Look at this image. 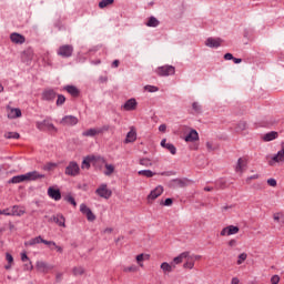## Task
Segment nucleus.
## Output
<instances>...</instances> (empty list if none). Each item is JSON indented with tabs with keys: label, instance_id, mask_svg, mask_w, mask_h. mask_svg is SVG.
Returning <instances> with one entry per match:
<instances>
[{
	"label": "nucleus",
	"instance_id": "obj_13",
	"mask_svg": "<svg viewBox=\"0 0 284 284\" xmlns=\"http://www.w3.org/2000/svg\"><path fill=\"white\" fill-rule=\"evenodd\" d=\"M136 105H139V102H136V99L131 98L129 99L123 105V110H125L126 112H132L134 110H136Z\"/></svg>",
	"mask_w": 284,
	"mask_h": 284
},
{
	"label": "nucleus",
	"instance_id": "obj_42",
	"mask_svg": "<svg viewBox=\"0 0 284 284\" xmlns=\"http://www.w3.org/2000/svg\"><path fill=\"white\" fill-rule=\"evenodd\" d=\"M245 261H247L246 253H242L237 256V265H243V263H245Z\"/></svg>",
	"mask_w": 284,
	"mask_h": 284
},
{
	"label": "nucleus",
	"instance_id": "obj_52",
	"mask_svg": "<svg viewBox=\"0 0 284 284\" xmlns=\"http://www.w3.org/2000/svg\"><path fill=\"white\" fill-rule=\"evenodd\" d=\"M271 283H272V284H278V283H281V277H280L278 275H273V276L271 277Z\"/></svg>",
	"mask_w": 284,
	"mask_h": 284
},
{
	"label": "nucleus",
	"instance_id": "obj_64",
	"mask_svg": "<svg viewBox=\"0 0 284 284\" xmlns=\"http://www.w3.org/2000/svg\"><path fill=\"white\" fill-rule=\"evenodd\" d=\"M239 283H240L239 277H233V278L231 280V284H239Z\"/></svg>",
	"mask_w": 284,
	"mask_h": 284
},
{
	"label": "nucleus",
	"instance_id": "obj_45",
	"mask_svg": "<svg viewBox=\"0 0 284 284\" xmlns=\"http://www.w3.org/2000/svg\"><path fill=\"white\" fill-rule=\"evenodd\" d=\"M165 150H169V152H171V154H176V146H174V144L172 143H168L166 148H164Z\"/></svg>",
	"mask_w": 284,
	"mask_h": 284
},
{
	"label": "nucleus",
	"instance_id": "obj_24",
	"mask_svg": "<svg viewBox=\"0 0 284 284\" xmlns=\"http://www.w3.org/2000/svg\"><path fill=\"white\" fill-rule=\"evenodd\" d=\"M10 212H11V216H23V214H26V210H23V207L19 205H13L10 209Z\"/></svg>",
	"mask_w": 284,
	"mask_h": 284
},
{
	"label": "nucleus",
	"instance_id": "obj_33",
	"mask_svg": "<svg viewBox=\"0 0 284 284\" xmlns=\"http://www.w3.org/2000/svg\"><path fill=\"white\" fill-rule=\"evenodd\" d=\"M98 134L99 130L97 128H92L82 132V136H97Z\"/></svg>",
	"mask_w": 284,
	"mask_h": 284
},
{
	"label": "nucleus",
	"instance_id": "obj_50",
	"mask_svg": "<svg viewBox=\"0 0 284 284\" xmlns=\"http://www.w3.org/2000/svg\"><path fill=\"white\" fill-rule=\"evenodd\" d=\"M97 129H98V134H103V132H108V130H110V125L105 124Z\"/></svg>",
	"mask_w": 284,
	"mask_h": 284
},
{
	"label": "nucleus",
	"instance_id": "obj_34",
	"mask_svg": "<svg viewBox=\"0 0 284 284\" xmlns=\"http://www.w3.org/2000/svg\"><path fill=\"white\" fill-rule=\"evenodd\" d=\"M92 156H87L83 159L81 168L82 170H90V163H92Z\"/></svg>",
	"mask_w": 284,
	"mask_h": 284
},
{
	"label": "nucleus",
	"instance_id": "obj_48",
	"mask_svg": "<svg viewBox=\"0 0 284 284\" xmlns=\"http://www.w3.org/2000/svg\"><path fill=\"white\" fill-rule=\"evenodd\" d=\"M245 128H247V123L245 122H239L237 126H236V131L237 132H243V130H245Z\"/></svg>",
	"mask_w": 284,
	"mask_h": 284
},
{
	"label": "nucleus",
	"instance_id": "obj_4",
	"mask_svg": "<svg viewBox=\"0 0 284 284\" xmlns=\"http://www.w3.org/2000/svg\"><path fill=\"white\" fill-rule=\"evenodd\" d=\"M95 194L100 196V199H110L112 196V190L108 187L106 183H102L95 190Z\"/></svg>",
	"mask_w": 284,
	"mask_h": 284
},
{
	"label": "nucleus",
	"instance_id": "obj_28",
	"mask_svg": "<svg viewBox=\"0 0 284 284\" xmlns=\"http://www.w3.org/2000/svg\"><path fill=\"white\" fill-rule=\"evenodd\" d=\"M186 262L183 264L184 270H194V256L185 257Z\"/></svg>",
	"mask_w": 284,
	"mask_h": 284
},
{
	"label": "nucleus",
	"instance_id": "obj_2",
	"mask_svg": "<svg viewBox=\"0 0 284 284\" xmlns=\"http://www.w3.org/2000/svg\"><path fill=\"white\" fill-rule=\"evenodd\" d=\"M155 72L156 74H159V77H172L176 74V68H174V65L166 64V65L159 67L155 70Z\"/></svg>",
	"mask_w": 284,
	"mask_h": 284
},
{
	"label": "nucleus",
	"instance_id": "obj_9",
	"mask_svg": "<svg viewBox=\"0 0 284 284\" xmlns=\"http://www.w3.org/2000/svg\"><path fill=\"white\" fill-rule=\"evenodd\" d=\"M80 212H82V214H85L87 220L90 221L91 223L93 221H97V215H94V213H92V210L90 207H88V205L81 204Z\"/></svg>",
	"mask_w": 284,
	"mask_h": 284
},
{
	"label": "nucleus",
	"instance_id": "obj_16",
	"mask_svg": "<svg viewBox=\"0 0 284 284\" xmlns=\"http://www.w3.org/2000/svg\"><path fill=\"white\" fill-rule=\"evenodd\" d=\"M10 40L12 43H16L18 45H23V43H26V37L17 32L10 34Z\"/></svg>",
	"mask_w": 284,
	"mask_h": 284
},
{
	"label": "nucleus",
	"instance_id": "obj_57",
	"mask_svg": "<svg viewBox=\"0 0 284 284\" xmlns=\"http://www.w3.org/2000/svg\"><path fill=\"white\" fill-rule=\"evenodd\" d=\"M6 260H7V262H8L9 264L14 263V257H12V254H10V253H7V254H6Z\"/></svg>",
	"mask_w": 284,
	"mask_h": 284
},
{
	"label": "nucleus",
	"instance_id": "obj_41",
	"mask_svg": "<svg viewBox=\"0 0 284 284\" xmlns=\"http://www.w3.org/2000/svg\"><path fill=\"white\" fill-rule=\"evenodd\" d=\"M74 276H82V274H85V270L82 266H78L73 268Z\"/></svg>",
	"mask_w": 284,
	"mask_h": 284
},
{
	"label": "nucleus",
	"instance_id": "obj_30",
	"mask_svg": "<svg viewBox=\"0 0 284 284\" xmlns=\"http://www.w3.org/2000/svg\"><path fill=\"white\" fill-rule=\"evenodd\" d=\"M64 90H67L71 97H79V89L74 85H67L64 87Z\"/></svg>",
	"mask_w": 284,
	"mask_h": 284
},
{
	"label": "nucleus",
	"instance_id": "obj_6",
	"mask_svg": "<svg viewBox=\"0 0 284 284\" xmlns=\"http://www.w3.org/2000/svg\"><path fill=\"white\" fill-rule=\"evenodd\" d=\"M79 123V118L74 115H65L60 120V125H64L65 128H74Z\"/></svg>",
	"mask_w": 284,
	"mask_h": 284
},
{
	"label": "nucleus",
	"instance_id": "obj_51",
	"mask_svg": "<svg viewBox=\"0 0 284 284\" xmlns=\"http://www.w3.org/2000/svg\"><path fill=\"white\" fill-rule=\"evenodd\" d=\"M50 250H57V252H59L60 254L63 252V247L57 245V243L54 242V245H49Z\"/></svg>",
	"mask_w": 284,
	"mask_h": 284
},
{
	"label": "nucleus",
	"instance_id": "obj_54",
	"mask_svg": "<svg viewBox=\"0 0 284 284\" xmlns=\"http://www.w3.org/2000/svg\"><path fill=\"white\" fill-rule=\"evenodd\" d=\"M24 270L27 272H32V270H34V265H32V262L24 264Z\"/></svg>",
	"mask_w": 284,
	"mask_h": 284
},
{
	"label": "nucleus",
	"instance_id": "obj_55",
	"mask_svg": "<svg viewBox=\"0 0 284 284\" xmlns=\"http://www.w3.org/2000/svg\"><path fill=\"white\" fill-rule=\"evenodd\" d=\"M206 148L210 152H214V150H216V145L212 142H206Z\"/></svg>",
	"mask_w": 284,
	"mask_h": 284
},
{
	"label": "nucleus",
	"instance_id": "obj_32",
	"mask_svg": "<svg viewBox=\"0 0 284 284\" xmlns=\"http://www.w3.org/2000/svg\"><path fill=\"white\" fill-rule=\"evenodd\" d=\"M21 116V109H11L8 113V119H19Z\"/></svg>",
	"mask_w": 284,
	"mask_h": 284
},
{
	"label": "nucleus",
	"instance_id": "obj_53",
	"mask_svg": "<svg viewBox=\"0 0 284 284\" xmlns=\"http://www.w3.org/2000/svg\"><path fill=\"white\" fill-rule=\"evenodd\" d=\"M267 185H270L271 187H276V185H277L276 179H274V178L268 179Z\"/></svg>",
	"mask_w": 284,
	"mask_h": 284
},
{
	"label": "nucleus",
	"instance_id": "obj_26",
	"mask_svg": "<svg viewBox=\"0 0 284 284\" xmlns=\"http://www.w3.org/2000/svg\"><path fill=\"white\" fill-rule=\"evenodd\" d=\"M263 141L265 142H270V141H274L275 139H278V132L276 131H271L268 133H265L263 136H262Z\"/></svg>",
	"mask_w": 284,
	"mask_h": 284
},
{
	"label": "nucleus",
	"instance_id": "obj_62",
	"mask_svg": "<svg viewBox=\"0 0 284 284\" xmlns=\"http://www.w3.org/2000/svg\"><path fill=\"white\" fill-rule=\"evenodd\" d=\"M255 179H258V174H254V175H252V176H248V178L246 179V183H250V181L255 180Z\"/></svg>",
	"mask_w": 284,
	"mask_h": 284
},
{
	"label": "nucleus",
	"instance_id": "obj_10",
	"mask_svg": "<svg viewBox=\"0 0 284 284\" xmlns=\"http://www.w3.org/2000/svg\"><path fill=\"white\" fill-rule=\"evenodd\" d=\"M222 43H223V39L213 38V37L207 38L206 41H205L206 48H213V49L221 48Z\"/></svg>",
	"mask_w": 284,
	"mask_h": 284
},
{
	"label": "nucleus",
	"instance_id": "obj_5",
	"mask_svg": "<svg viewBox=\"0 0 284 284\" xmlns=\"http://www.w3.org/2000/svg\"><path fill=\"white\" fill-rule=\"evenodd\" d=\"M73 52H74V47H72L71 44H64L58 49L57 54L59 57H62L63 59H70Z\"/></svg>",
	"mask_w": 284,
	"mask_h": 284
},
{
	"label": "nucleus",
	"instance_id": "obj_25",
	"mask_svg": "<svg viewBox=\"0 0 284 284\" xmlns=\"http://www.w3.org/2000/svg\"><path fill=\"white\" fill-rule=\"evenodd\" d=\"M33 57H34V52L32 51V49H27L22 53V61L24 63H30V61H32Z\"/></svg>",
	"mask_w": 284,
	"mask_h": 284
},
{
	"label": "nucleus",
	"instance_id": "obj_20",
	"mask_svg": "<svg viewBox=\"0 0 284 284\" xmlns=\"http://www.w3.org/2000/svg\"><path fill=\"white\" fill-rule=\"evenodd\" d=\"M185 258H190V252H183L180 255H178L176 257L173 258V262L171 264L173 265H181V263H183V261H185Z\"/></svg>",
	"mask_w": 284,
	"mask_h": 284
},
{
	"label": "nucleus",
	"instance_id": "obj_12",
	"mask_svg": "<svg viewBox=\"0 0 284 284\" xmlns=\"http://www.w3.org/2000/svg\"><path fill=\"white\" fill-rule=\"evenodd\" d=\"M163 194V186L158 185L154 190H152L150 192V194L148 195V201L150 203V201H156V199H159V196H161Z\"/></svg>",
	"mask_w": 284,
	"mask_h": 284
},
{
	"label": "nucleus",
	"instance_id": "obj_61",
	"mask_svg": "<svg viewBox=\"0 0 284 284\" xmlns=\"http://www.w3.org/2000/svg\"><path fill=\"white\" fill-rule=\"evenodd\" d=\"M224 59H225V61H233L234 55H232V53H226V54H224Z\"/></svg>",
	"mask_w": 284,
	"mask_h": 284
},
{
	"label": "nucleus",
	"instance_id": "obj_8",
	"mask_svg": "<svg viewBox=\"0 0 284 284\" xmlns=\"http://www.w3.org/2000/svg\"><path fill=\"white\" fill-rule=\"evenodd\" d=\"M274 163H284V142L282 143V149L272 156L268 165H274Z\"/></svg>",
	"mask_w": 284,
	"mask_h": 284
},
{
	"label": "nucleus",
	"instance_id": "obj_11",
	"mask_svg": "<svg viewBox=\"0 0 284 284\" xmlns=\"http://www.w3.org/2000/svg\"><path fill=\"white\" fill-rule=\"evenodd\" d=\"M239 230H240L239 226L229 225L221 231L220 235L221 236H232L234 234H239Z\"/></svg>",
	"mask_w": 284,
	"mask_h": 284
},
{
	"label": "nucleus",
	"instance_id": "obj_15",
	"mask_svg": "<svg viewBox=\"0 0 284 284\" xmlns=\"http://www.w3.org/2000/svg\"><path fill=\"white\" fill-rule=\"evenodd\" d=\"M36 270H38V272H41L42 274H48V271L52 270V265H50L43 261H38L36 263Z\"/></svg>",
	"mask_w": 284,
	"mask_h": 284
},
{
	"label": "nucleus",
	"instance_id": "obj_47",
	"mask_svg": "<svg viewBox=\"0 0 284 284\" xmlns=\"http://www.w3.org/2000/svg\"><path fill=\"white\" fill-rule=\"evenodd\" d=\"M55 103L57 105H63L65 103V95L59 94Z\"/></svg>",
	"mask_w": 284,
	"mask_h": 284
},
{
	"label": "nucleus",
	"instance_id": "obj_19",
	"mask_svg": "<svg viewBox=\"0 0 284 284\" xmlns=\"http://www.w3.org/2000/svg\"><path fill=\"white\" fill-rule=\"evenodd\" d=\"M44 176L37 171H32L24 174V181H37V179H44Z\"/></svg>",
	"mask_w": 284,
	"mask_h": 284
},
{
	"label": "nucleus",
	"instance_id": "obj_14",
	"mask_svg": "<svg viewBox=\"0 0 284 284\" xmlns=\"http://www.w3.org/2000/svg\"><path fill=\"white\" fill-rule=\"evenodd\" d=\"M57 99V91L54 89H47L42 92V101H54Z\"/></svg>",
	"mask_w": 284,
	"mask_h": 284
},
{
	"label": "nucleus",
	"instance_id": "obj_1",
	"mask_svg": "<svg viewBox=\"0 0 284 284\" xmlns=\"http://www.w3.org/2000/svg\"><path fill=\"white\" fill-rule=\"evenodd\" d=\"M51 121H52L51 118H47L43 121H38V122H36V128L38 130H40V132H43V130H45V128L49 132H58L57 126H54V124H52Z\"/></svg>",
	"mask_w": 284,
	"mask_h": 284
},
{
	"label": "nucleus",
	"instance_id": "obj_21",
	"mask_svg": "<svg viewBox=\"0 0 284 284\" xmlns=\"http://www.w3.org/2000/svg\"><path fill=\"white\" fill-rule=\"evenodd\" d=\"M184 140L186 143H194V141H199V132H196V130H191Z\"/></svg>",
	"mask_w": 284,
	"mask_h": 284
},
{
	"label": "nucleus",
	"instance_id": "obj_49",
	"mask_svg": "<svg viewBox=\"0 0 284 284\" xmlns=\"http://www.w3.org/2000/svg\"><path fill=\"white\" fill-rule=\"evenodd\" d=\"M144 90L146 92H159V88L158 87H154V85H145L144 87Z\"/></svg>",
	"mask_w": 284,
	"mask_h": 284
},
{
	"label": "nucleus",
	"instance_id": "obj_7",
	"mask_svg": "<svg viewBox=\"0 0 284 284\" xmlns=\"http://www.w3.org/2000/svg\"><path fill=\"white\" fill-rule=\"evenodd\" d=\"M39 243H43L44 245H54V241H47L41 235L33 237L24 243V245L28 247H32V245H39Z\"/></svg>",
	"mask_w": 284,
	"mask_h": 284
},
{
	"label": "nucleus",
	"instance_id": "obj_46",
	"mask_svg": "<svg viewBox=\"0 0 284 284\" xmlns=\"http://www.w3.org/2000/svg\"><path fill=\"white\" fill-rule=\"evenodd\" d=\"M64 200L67 201V203L73 205V207H77V200H74L72 195H67Z\"/></svg>",
	"mask_w": 284,
	"mask_h": 284
},
{
	"label": "nucleus",
	"instance_id": "obj_38",
	"mask_svg": "<svg viewBox=\"0 0 284 284\" xmlns=\"http://www.w3.org/2000/svg\"><path fill=\"white\" fill-rule=\"evenodd\" d=\"M114 3V0H101L99 2L100 10H103L104 8H108V6H112Z\"/></svg>",
	"mask_w": 284,
	"mask_h": 284
},
{
	"label": "nucleus",
	"instance_id": "obj_35",
	"mask_svg": "<svg viewBox=\"0 0 284 284\" xmlns=\"http://www.w3.org/2000/svg\"><path fill=\"white\" fill-rule=\"evenodd\" d=\"M23 181H26V176L24 174H21V175H16L11 178L9 183H23Z\"/></svg>",
	"mask_w": 284,
	"mask_h": 284
},
{
	"label": "nucleus",
	"instance_id": "obj_31",
	"mask_svg": "<svg viewBox=\"0 0 284 284\" xmlns=\"http://www.w3.org/2000/svg\"><path fill=\"white\" fill-rule=\"evenodd\" d=\"M139 176H145L146 179H152V176H156V173L151 170H141L138 172Z\"/></svg>",
	"mask_w": 284,
	"mask_h": 284
},
{
	"label": "nucleus",
	"instance_id": "obj_3",
	"mask_svg": "<svg viewBox=\"0 0 284 284\" xmlns=\"http://www.w3.org/2000/svg\"><path fill=\"white\" fill-rule=\"evenodd\" d=\"M80 173L81 168L79 166V163L74 161L69 162L64 170V174H67V176H79Z\"/></svg>",
	"mask_w": 284,
	"mask_h": 284
},
{
	"label": "nucleus",
	"instance_id": "obj_23",
	"mask_svg": "<svg viewBox=\"0 0 284 284\" xmlns=\"http://www.w3.org/2000/svg\"><path fill=\"white\" fill-rule=\"evenodd\" d=\"M146 28H159L161 26V21L156 19V17L151 16L149 17L148 21L145 22Z\"/></svg>",
	"mask_w": 284,
	"mask_h": 284
},
{
	"label": "nucleus",
	"instance_id": "obj_22",
	"mask_svg": "<svg viewBox=\"0 0 284 284\" xmlns=\"http://www.w3.org/2000/svg\"><path fill=\"white\" fill-rule=\"evenodd\" d=\"M174 267H176L175 265H173L172 263H168V262H163L160 265V270H162L163 274H170L172 272H174Z\"/></svg>",
	"mask_w": 284,
	"mask_h": 284
},
{
	"label": "nucleus",
	"instance_id": "obj_18",
	"mask_svg": "<svg viewBox=\"0 0 284 284\" xmlns=\"http://www.w3.org/2000/svg\"><path fill=\"white\" fill-rule=\"evenodd\" d=\"M247 168V160L246 159H243V158H240L237 160V164L235 166V172H240V174H243L245 172Z\"/></svg>",
	"mask_w": 284,
	"mask_h": 284
},
{
	"label": "nucleus",
	"instance_id": "obj_58",
	"mask_svg": "<svg viewBox=\"0 0 284 284\" xmlns=\"http://www.w3.org/2000/svg\"><path fill=\"white\" fill-rule=\"evenodd\" d=\"M124 272H136V266L135 265L126 266V267H124Z\"/></svg>",
	"mask_w": 284,
	"mask_h": 284
},
{
	"label": "nucleus",
	"instance_id": "obj_56",
	"mask_svg": "<svg viewBox=\"0 0 284 284\" xmlns=\"http://www.w3.org/2000/svg\"><path fill=\"white\" fill-rule=\"evenodd\" d=\"M0 215L11 216L10 209L0 210Z\"/></svg>",
	"mask_w": 284,
	"mask_h": 284
},
{
	"label": "nucleus",
	"instance_id": "obj_27",
	"mask_svg": "<svg viewBox=\"0 0 284 284\" xmlns=\"http://www.w3.org/2000/svg\"><path fill=\"white\" fill-rule=\"evenodd\" d=\"M134 141H136V131L130 129V131L126 133L124 143H134Z\"/></svg>",
	"mask_w": 284,
	"mask_h": 284
},
{
	"label": "nucleus",
	"instance_id": "obj_60",
	"mask_svg": "<svg viewBox=\"0 0 284 284\" xmlns=\"http://www.w3.org/2000/svg\"><path fill=\"white\" fill-rule=\"evenodd\" d=\"M21 261L22 263H26V261H30V257H28L27 253H21Z\"/></svg>",
	"mask_w": 284,
	"mask_h": 284
},
{
	"label": "nucleus",
	"instance_id": "obj_17",
	"mask_svg": "<svg viewBox=\"0 0 284 284\" xmlns=\"http://www.w3.org/2000/svg\"><path fill=\"white\" fill-rule=\"evenodd\" d=\"M48 196H50V199H53V201H61V191L59 189L50 186L48 189Z\"/></svg>",
	"mask_w": 284,
	"mask_h": 284
},
{
	"label": "nucleus",
	"instance_id": "obj_40",
	"mask_svg": "<svg viewBox=\"0 0 284 284\" xmlns=\"http://www.w3.org/2000/svg\"><path fill=\"white\" fill-rule=\"evenodd\" d=\"M21 135L17 132H7L4 133V139H20Z\"/></svg>",
	"mask_w": 284,
	"mask_h": 284
},
{
	"label": "nucleus",
	"instance_id": "obj_29",
	"mask_svg": "<svg viewBox=\"0 0 284 284\" xmlns=\"http://www.w3.org/2000/svg\"><path fill=\"white\" fill-rule=\"evenodd\" d=\"M53 221L59 225L60 227H65V217L61 214H58L52 217Z\"/></svg>",
	"mask_w": 284,
	"mask_h": 284
},
{
	"label": "nucleus",
	"instance_id": "obj_39",
	"mask_svg": "<svg viewBox=\"0 0 284 284\" xmlns=\"http://www.w3.org/2000/svg\"><path fill=\"white\" fill-rule=\"evenodd\" d=\"M140 165H143L144 168H152V161L148 158H142L140 160Z\"/></svg>",
	"mask_w": 284,
	"mask_h": 284
},
{
	"label": "nucleus",
	"instance_id": "obj_43",
	"mask_svg": "<svg viewBox=\"0 0 284 284\" xmlns=\"http://www.w3.org/2000/svg\"><path fill=\"white\" fill-rule=\"evenodd\" d=\"M192 108H193L194 112H196V114H201V112L203 111V108L201 106V104L199 102H193Z\"/></svg>",
	"mask_w": 284,
	"mask_h": 284
},
{
	"label": "nucleus",
	"instance_id": "obj_44",
	"mask_svg": "<svg viewBox=\"0 0 284 284\" xmlns=\"http://www.w3.org/2000/svg\"><path fill=\"white\" fill-rule=\"evenodd\" d=\"M54 168H57V163L49 162L43 166V170L45 172H52Z\"/></svg>",
	"mask_w": 284,
	"mask_h": 284
},
{
	"label": "nucleus",
	"instance_id": "obj_36",
	"mask_svg": "<svg viewBox=\"0 0 284 284\" xmlns=\"http://www.w3.org/2000/svg\"><path fill=\"white\" fill-rule=\"evenodd\" d=\"M136 262L139 263L140 267H143V261H148L150 258V255L145 254H139L136 255Z\"/></svg>",
	"mask_w": 284,
	"mask_h": 284
},
{
	"label": "nucleus",
	"instance_id": "obj_59",
	"mask_svg": "<svg viewBox=\"0 0 284 284\" xmlns=\"http://www.w3.org/2000/svg\"><path fill=\"white\" fill-rule=\"evenodd\" d=\"M173 201L172 199L168 197L164 202L163 205H165L166 207H170V205H172Z\"/></svg>",
	"mask_w": 284,
	"mask_h": 284
},
{
	"label": "nucleus",
	"instance_id": "obj_37",
	"mask_svg": "<svg viewBox=\"0 0 284 284\" xmlns=\"http://www.w3.org/2000/svg\"><path fill=\"white\" fill-rule=\"evenodd\" d=\"M104 168H105V171H104L105 176H111V174H114V165L106 163Z\"/></svg>",
	"mask_w": 284,
	"mask_h": 284
},
{
	"label": "nucleus",
	"instance_id": "obj_63",
	"mask_svg": "<svg viewBox=\"0 0 284 284\" xmlns=\"http://www.w3.org/2000/svg\"><path fill=\"white\" fill-rule=\"evenodd\" d=\"M159 130H160V132H165V130H168V125L161 124V125L159 126Z\"/></svg>",
	"mask_w": 284,
	"mask_h": 284
}]
</instances>
